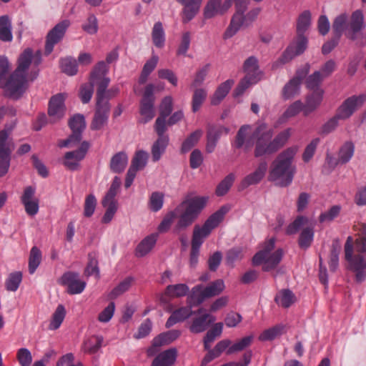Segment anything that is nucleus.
I'll use <instances>...</instances> for the list:
<instances>
[{
	"mask_svg": "<svg viewBox=\"0 0 366 366\" xmlns=\"http://www.w3.org/2000/svg\"><path fill=\"white\" fill-rule=\"evenodd\" d=\"M207 201V198L204 197H197L183 201L174 210L166 214L158 226V231L161 233L167 232L178 214L182 212L173 229L174 233L179 234L181 231L186 229L194 222L205 207Z\"/></svg>",
	"mask_w": 366,
	"mask_h": 366,
	"instance_id": "f257e3e1",
	"label": "nucleus"
},
{
	"mask_svg": "<svg viewBox=\"0 0 366 366\" xmlns=\"http://www.w3.org/2000/svg\"><path fill=\"white\" fill-rule=\"evenodd\" d=\"M365 27L364 14L360 9L353 11L350 18L346 14H341L337 16L332 24V29L335 36L330 41L325 42L322 51L327 54L337 45L340 38L345 32V36L351 39L355 40L357 34Z\"/></svg>",
	"mask_w": 366,
	"mask_h": 366,
	"instance_id": "f03ea898",
	"label": "nucleus"
},
{
	"mask_svg": "<svg viewBox=\"0 0 366 366\" xmlns=\"http://www.w3.org/2000/svg\"><path fill=\"white\" fill-rule=\"evenodd\" d=\"M297 151L298 147L292 146L283 150L276 157L269 169V182L281 187L291 184L296 173V167L293 162Z\"/></svg>",
	"mask_w": 366,
	"mask_h": 366,
	"instance_id": "7ed1b4c3",
	"label": "nucleus"
},
{
	"mask_svg": "<svg viewBox=\"0 0 366 366\" xmlns=\"http://www.w3.org/2000/svg\"><path fill=\"white\" fill-rule=\"evenodd\" d=\"M311 14L309 11H305L299 16L297 22V39L287 47L281 56L274 62L273 68H277L288 63L296 56L305 51L307 45V39L304 34L309 28Z\"/></svg>",
	"mask_w": 366,
	"mask_h": 366,
	"instance_id": "20e7f679",
	"label": "nucleus"
},
{
	"mask_svg": "<svg viewBox=\"0 0 366 366\" xmlns=\"http://www.w3.org/2000/svg\"><path fill=\"white\" fill-rule=\"evenodd\" d=\"M228 212L229 207L222 206L219 209L213 213L202 227L195 225L194 227L189 258L192 267H195L198 262L199 248L203 243L204 239L209 236L212 230L219 225Z\"/></svg>",
	"mask_w": 366,
	"mask_h": 366,
	"instance_id": "39448f33",
	"label": "nucleus"
},
{
	"mask_svg": "<svg viewBox=\"0 0 366 366\" xmlns=\"http://www.w3.org/2000/svg\"><path fill=\"white\" fill-rule=\"evenodd\" d=\"M233 1L235 2L237 11L232 16L229 27L224 32V37L225 39L231 38L234 36L241 26L249 25L257 17L260 12V9L255 8L249 11L247 15H243L247 9L249 0H225V9H228L232 6Z\"/></svg>",
	"mask_w": 366,
	"mask_h": 366,
	"instance_id": "423d86ee",
	"label": "nucleus"
},
{
	"mask_svg": "<svg viewBox=\"0 0 366 366\" xmlns=\"http://www.w3.org/2000/svg\"><path fill=\"white\" fill-rule=\"evenodd\" d=\"M273 131L268 129L265 124L258 125L252 132L255 140L254 156L257 158L270 156L277 152L272 140Z\"/></svg>",
	"mask_w": 366,
	"mask_h": 366,
	"instance_id": "0eeeda50",
	"label": "nucleus"
},
{
	"mask_svg": "<svg viewBox=\"0 0 366 366\" xmlns=\"http://www.w3.org/2000/svg\"><path fill=\"white\" fill-rule=\"evenodd\" d=\"M107 87L108 80L106 79L97 90L95 112L90 126L92 130H99L107 123L110 112V104L104 97V90Z\"/></svg>",
	"mask_w": 366,
	"mask_h": 366,
	"instance_id": "6e6552de",
	"label": "nucleus"
},
{
	"mask_svg": "<svg viewBox=\"0 0 366 366\" xmlns=\"http://www.w3.org/2000/svg\"><path fill=\"white\" fill-rule=\"evenodd\" d=\"M345 259L348 263L347 269L355 274V280L361 283L366 280V257L363 254H353V240L348 237L345 244Z\"/></svg>",
	"mask_w": 366,
	"mask_h": 366,
	"instance_id": "1a4fd4ad",
	"label": "nucleus"
},
{
	"mask_svg": "<svg viewBox=\"0 0 366 366\" xmlns=\"http://www.w3.org/2000/svg\"><path fill=\"white\" fill-rule=\"evenodd\" d=\"M27 76L14 70L10 75L0 78V87L6 97L18 98L26 89Z\"/></svg>",
	"mask_w": 366,
	"mask_h": 366,
	"instance_id": "9d476101",
	"label": "nucleus"
},
{
	"mask_svg": "<svg viewBox=\"0 0 366 366\" xmlns=\"http://www.w3.org/2000/svg\"><path fill=\"white\" fill-rule=\"evenodd\" d=\"M154 86L152 84H149L146 86L143 97L140 102V115L141 118L139 122L141 124H146L152 120L155 114L154 109Z\"/></svg>",
	"mask_w": 366,
	"mask_h": 366,
	"instance_id": "9b49d317",
	"label": "nucleus"
},
{
	"mask_svg": "<svg viewBox=\"0 0 366 366\" xmlns=\"http://www.w3.org/2000/svg\"><path fill=\"white\" fill-rule=\"evenodd\" d=\"M11 129H4L0 131V177L5 175L10 166L12 145L9 142L8 137Z\"/></svg>",
	"mask_w": 366,
	"mask_h": 366,
	"instance_id": "f8f14e48",
	"label": "nucleus"
},
{
	"mask_svg": "<svg viewBox=\"0 0 366 366\" xmlns=\"http://www.w3.org/2000/svg\"><path fill=\"white\" fill-rule=\"evenodd\" d=\"M66 95L62 93L51 97L48 105V115L49 123L55 124L62 119L66 114L64 104Z\"/></svg>",
	"mask_w": 366,
	"mask_h": 366,
	"instance_id": "ddd939ff",
	"label": "nucleus"
},
{
	"mask_svg": "<svg viewBox=\"0 0 366 366\" xmlns=\"http://www.w3.org/2000/svg\"><path fill=\"white\" fill-rule=\"evenodd\" d=\"M366 101V94L354 95L346 99L336 112L337 117L341 120L350 118L357 109Z\"/></svg>",
	"mask_w": 366,
	"mask_h": 366,
	"instance_id": "4468645a",
	"label": "nucleus"
},
{
	"mask_svg": "<svg viewBox=\"0 0 366 366\" xmlns=\"http://www.w3.org/2000/svg\"><path fill=\"white\" fill-rule=\"evenodd\" d=\"M69 25L70 21L65 19L58 23L51 30L49 31L46 36L45 44V54L46 55L51 54L54 49V45L63 39Z\"/></svg>",
	"mask_w": 366,
	"mask_h": 366,
	"instance_id": "2eb2a0df",
	"label": "nucleus"
},
{
	"mask_svg": "<svg viewBox=\"0 0 366 366\" xmlns=\"http://www.w3.org/2000/svg\"><path fill=\"white\" fill-rule=\"evenodd\" d=\"M59 283L67 287V292L70 295L80 294L86 287V282L80 280L79 273L74 272H65Z\"/></svg>",
	"mask_w": 366,
	"mask_h": 366,
	"instance_id": "dca6fc26",
	"label": "nucleus"
},
{
	"mask_svg": "<svg viewBox=\"0 0 366 366\" xmlns=\"http://www.w3.org/2000/svg\"><path fill=\"white\" fill-rule=\"evenodd\" d=\"M41 61V54L36 52L33 54V51L27 48L19 56L18 66L15 70L27 76L28 69L31 64L37 66Z\"/></svg>",
	"mask_w": 366,
	"mask_h": 366,
	"instance_id": "f3484780",
	"label": "nucleus"
},
{
	"mask_svg": "<svg viewBox=\"0 0 366 366\" xmlns=\"http://www.w3.org/2000/svg\"><path fill=\"white\" fill-rule=\"evenodd\" d=\"M36 189L31 186L26 187L21 197V202L24 205L26 213L34 216L39 212V200L35 198Z\"/></svg>",
	"mask_w": 366,
	"mask_h": 366,
	"instance_id": "a211bd4d",
	"label": "nucleus"
},
{
	"mask_svg": "<svg viewBox=\"0 0 366 366\" xmlns=\"http://www.w3.org/2000/svg\"><path fill=\"white\" fill-rule=\"evenodd\" d=\"M267 163L266 161H261L256 169L247 174L244 178L241 181L239 190H244L252 185H256L259 184L265 176L266 172L267 170Z\"/></svg>",
	"mask_w": 366,
	"mask_h": 366,
	"instance_id": "6ab92c4d",
	"label": "nucleus"
},
{
	"mask_svg": "<svg viewBox=\"0 0 366 366\" xmlns=\"http://www.w3.org/2000/svg\"><path fill=\"white\" fill-rule=\"evenodd\" d=\"M189 290V287L185 284L169 285L166 287L164 292L159 295V300L161 304L167 305L173 297L185 296Z\"/></svg>",
	"mask_w": 366,
	"mask_h": 366,
	"instance_id": "aec40b11",
	"label": "nucleus"
},
{
	"mask_svg": "<svg viewBox=\"0 0 366 366\" xmlns=\"http://www.w3.org/2000/svg\"><path fill=\"white\" fill-rule=\"evenodd\" d=\"M228 133L229 129L223 126H209L207 132V152H213L221 136Z\"/></svg>",
	"mask_w": 366,
	"mask_h": 366,
	"instance_id": "412c9836",
	"label": "nucleus"
},
{
	"mask_svg": "<svg viewBox=\"0 0 366 366\" xmlns=\"http://www.w3.org/2000/svg\"><path fill=\"white\" fill-rule=\"evenodd\" d=\"M192 307L188 305L187 307H182L174 310L166 322L167 328L172 327L177 322H183L192 315L201 314L203 309L200 308L197 311H192Z\"/></svg>",
	"mask_w": 366,
	"mask_h": 366,
	"instance_id": "4be33fe9",
	"label": "nucleus"
},
{
	"mask_svg": "<svg viewBox=\"0 0 366 366\" xmlns=\"http://www.w3.org/2000/svg\"><path fill=\"white\" fill-rule=\"evenodd\" d=\"M252 132L249 125L242 126L234 138L232 146L236 149L244 147L245 149H249L252 144Z\"/></svg>",
	"mask_w": 366,
	"mask_h": 366,
	"instance_id": "5701e85b",
	"label": "nucleus"
},
{
	"mask_svg": "<svg viewBox=\"0 0 366 366\" xmlns=\"http://www.w3.org/2000/svg\"><path fill=\"white\" fill-rule=\"evenodd\" d=\"M199 317L193 319L189 327V330L192 333L197 334L205 331L216 320L215 317L209 313H201Z\"/></svg>",
	"mask_w": 366,
	"mask_h": 366,
	"instance_id": "b1692460",
	"label": "nucleus"
},
{
	"mask_svg": "<svg viewBox=\"0 0 366 366\" xmlns=\"http://www.w3.org/2000/svg\"><path fill=\"white\" fill-rule=\"evenodd\" d=\"M184 6L182 21L187 23L198 13L202 0H177Z\"/></svg>",
	"mask_w": 366,
	"mask_h": 366,
	"instance_id": "393cba45",
	"label": "nucleus"
},
{
	"mask_svg": "<svg viewBox=\"0 0 366 366\" xmlns=\"http://www.w3.org/2000/svg\"><path fill=\"white\" fill-rule=\"evenodd\" d=\"M324 95L323 89L311 91L306 98L304 105V114L305 116L315 111L321 104Z\"/></svg>",
	"mask_w": 366,
	"mask_h": 366,
	"instance_id": "a878e982",
	"label": "nucleus"
},
{
	"mask_svg": "<svg viewBox=\"0 0 366 366\" xmlns=\"http://www.w3.org/2000/svg\"><path fill=\"white\" fill-rule=\"evenodd\" d=\"M107 71V65L103 61H99L92 71L89 79L92 82L96 83L97 90L99 89L100 84L106 79L108 80V85L109 84L110 79L105 76Z\"/></svg>",
	"mask_w": 366,
	"mask_h": 366,
	"instance_id": "bb28decb",
	"label": "nucleus"
},
{
	"mask_svg": "<svg viewBox=\"0 0 366 366\" xmlns=\"http://www.w3.org/2000/svg\"><path fill=\"white\" fill-rule=\"evenodd\" d=\"M158 236L157 233H153L144 238L136 248V256L142 257L147 255L156 244Z\"/></svg>",
	"mask_w": 366,
	"mask_h": 366,
	"instance_id": "cd10ccee",
	"label": "nucleus"
},
{
	"mask_svg": "<svg viewBox=\"0 0 366 366\" xmlns=\"http://www.w3.org/2000/svg\"><path fill=\"white\" fill-rule=\"evenodd\" d=\"M176 356V349L167 350L154 359L152 366H171L174 362Z\"/></svg>",
	"mask_w": 366,
	"mask_h": 366,
	"instance_id": "c85d7f7f",
	"label": "nucleus"
},
{
	"mask_svg": "<svg viewBox=\"0 0 366 366\" xmlns=\"http://www.w3.org/2000/svg\"><path fill=\"white\" fill-rule=\"evenodd\" d=\"M282 257L283 250L282 249H278L272 253L267 254L262 263L263 264V271L269 272L274 269L281 262Z\"/></svg>",
	"mask_w": 366,
	"mask_h": 366,
	"instance_id": "c756f323",
	"label": "nucleus"
},
{
	"mask_svg": "<svg viewBox=\"0 0 366 366\" xmlns=\"http://www.w3.org/2000/svg\"><path fill=\"white\" fill-rule=\"evenodd\" d=\"M225 2L222 5L221 0H209L204 7V16L206 19H211L219 14H223L227 9Z\"/></svg>",
	"mask_w": 366,
	"mask_h": 366,
	"instance_id": "7c9ffc66",
	"label": "nucleus"
},
{
	"mask_svg": "<svg viewBox=\"0 0 366 366\" xmlns=\"http://www.w3.org/2000/svg\"><path fill=\"white\" fill-rule=\"evenodd\" d=\"M208 297L206 295L205 290L202 285H197L192 289L187 297V305L192 307L202 303Z\"/></svg>",
	"mask_w": 366,
	"mask_h": 366,
	"instance_id": "2f4dec72",
	"label": "nucleus"
},
{
	"mask_svg": "<svg viewBox=\"0 0 366 366\" xmlns=\"http://www.w3.org/2000/svg\"><path fill=\"white\" fill-rule=\"evenodd\" d=\"M128 163V157L124 152L114 154L110 161V169L114 173H122Z\"/></svg>",
	"mask_w": 366,
	"mask_h": 366,
	"instance_id": "473e14b6",
	"label": "nucleus"
},
{
	"mask_svg": "<svg viewBox=\"0 0 366 366\" xmlns=\"http://www.w3.org/2000/svg\"><path fill=\"white\" fill-rule=\"evenodd\" d=\"M104 338L100 335H92L84 340L82 350L89 354H95L101 348Z\"/></svg>",
	"mask_w": 366,
	"mask_h": 366,
	"instance_id": "72a5a7b5",
	"label": "nucleus"
},
{
	"mask_svg": "<svg viewBox=\"0 0 366 366\" xmlns=\"http://www.w3.org/2000/svg\"><path fill=\"white\" fill-rule=\"evenodd\" d=\"M243 69L244 71L246 73L245 76H249L252 79L260 80L261 72L259 70L257 58L250 56L247 59L244 63Z\"/></svg>",
	"mask_w": 366,
	"mask_h": 366,
	"instance_id": "f704fd0d",
	"label": "nucleus"
},
{
	"mask_svg": "<svg viewBox=\"0 0 366 366\" xmlns=\"http://www.w3.org/2000/svg\"><path fill=\"white\" fill-rule=\"evenodd\" d=\"M234 81L232 79H228L222 83L215 91L211 99L212 105L219 104L221 101L227 95Z\"/></svg>",
	"mask_w": 366,
	"mask_h": 366,
	"instance_id": "c9c22d12",
	"label": "nucleus"
},
{
	"mask_svg": "<svg viewBox=\"0 0 366 366\" xmlns=\"http://www.w3.org/2000/svg\"><path fill=\"white\" fill-rule=\"evenodd\" d=\"M355 154V144L351 141L345 142L339 149L337 156L340 164L348 163Z\"/></svg>",
	"mask_w": 366,
	"mask_h": 366,
	"instance_id": "e433bc0d",
	"label": "nucleus"
},
{
	"mask_svg": "<svg viewBox=\"0 0 366 366\" xmlns=\"http://www.w3.org/2000/svg\"><path fill=\"white\" fill-rule=\"evenodd\" d=\"M152 39L154 45L157 48H162L165 44V32L160 21L154 24L152 31Z\"/></svg>",
	"mask_w": 366,
	"mask_h": 366,
	"instance_id": "4c0bfd02",
	"label": "nucleus"
},
{
	"mask_svg": "<svg viewBox=\"0 0 366 366\" xmlns=\"http://www.w3.org/2000/svg\"><path fill=\"white\" fill-rule=\"evenodd\" d=\"M69 126L72 131L71 134H76L77 138L81 140V133L86 126L84 117L79 114L74 115L69 119Z\"/></svg>",
	"mask_w": 366,
	"mask_h": 366,
	"instance_id": "58836bf2",
	"label": "nucleus"
},
{
	"mask_svg": "<svg viewBox=\"0 0 366 366\" xmlns=\"http://www.w3.org/2000/svg\"><path fill=\"white\" fill-rule=\"evenodd\" d=\"M13 39L11 33V23L7 15L0 16V40L11 41Z\"/></svg>",
	"mask_w": 366,
	"mask_h": 366,
	"instance_id": "ea45409f",
	"label": "nucleus"
},
{
	"mask_svg": "<svg viewBox=\"0 0 366 366\" xmlns=\"http://www.w3.org/2000/svg\"><path fill=\"white\" fill-rule=\"evenodd\" d=\"M168 137H158L152 147V156L153 162H157L160 159L162 155L164 153L168 145Z\"/></svg>",
	"mask_w": 366,
	"mask_h": 366,
	"instance_id": "a19ab883",
	"label": "nucleus"
},
{
	"mask_svg": "<svg viewBox=\"0 0 366 366\" xmlns=\"http://www.w3.org/2000/svg\"><path fill=\"white\" fill-rule=\"evenodd\" d=\"M102 204L106 208V212L102 219V222L108 224L112 221L117 211V201L112 199L107 200V199L103 198Z\"/></svg>",
	"mask_w": 366,
	"mask_h": 366,
	"instance_id": "79ce46f5",
	"label": "nucleus"
},
{
	"mask_svg": "<svg viewBox=\"0 0 366 366\" xmlns=\"http://www.w3.org/2000/svg\"><path fill=\"white\" fill-rule=\"evenodd\" d=\"M275 239L271 238L267 241L262 250L254 254L252 258V263L254 265H259L263 262L264 259L267 257V254L272 253L274 248Z\"/></svg>",
	"mask_w": 366,
	"mask_h": 366,
	"instance_id": "37998d69",
	"label": "nucleus"
},
{
	"mask_svg": "<svg viewBox=\"0 0 366 366\" xmlns=\"http://www.w3.org/2000/svg\"><path fill=\"white\" fill-rule=\"evenodd\" d=\"M274 301L277 305L288 308L295 301V297L290 290H282L275 296Z\"/></svg>",
	"mask_w": 366,
	"mask_h": 366,
	"instance_id": "c03bdc74",
	"label": "nucleus"
},
{
	"mask_svg": "<svg viewBox=\"0 0 366 366\" xmlns=\"http://www.w3.org/2000/svg\"><path fill=\"white\" fill-rule=\"evenodd\" d=\"M158 61L159 58L156 55H153L150 59L147 61L143 66L142 71L139 78V83L140 84H144L146 83L148 76L156 68Z\"/></svg>",
	"mask_w": 366,
	"mask_h": 366,
	"instance_id": "a18cd8bd",
	"label": "nucleus"
},
{
	"mask_svg": "<svg viewBox=\"0 0 366 366\" xmlns=\"http://www.w3.org/2000/svg\"><path fill=\"white\" fill-rule=\"evenodd\" d=\"M41 250L36 246L33 247L30 250L29 257V272L31 274L35 272L41 262Z\"/></svg>",
	"mask_w": 366,
	"mask_h": 366,
	"instance_id": "49530a36",
	"label": "nucleus"
},
{
	"mask_svg": "<svg viewBox=\"0 0 366 366\" xmlns=\"http://www.w3.org/2000/svg\"><path fill=\"white\" fill-rule=\"evenodd\" d=\"M61 71L69 76H74L78 71L76 60L71 56H67L60 60Z\"/></svg>",
	"mask_w": 366,
	"mask_h": 366,
	"instance_id": "de8ad7c7",
	"label": "nucleus"
},
{
	"mask_svg": "<svg viewBox=\"0 0 366 366\" xmlns=\"http://www.w3.org/2000/svg\"><path fill=\"white\" fill-rule=\"evenodd\" d=\"M66 315V310L62 305H59L52 315L49 328L51 330H57L61 325Z\"/></svg>",
	"mask_w": 366,
	"mask_h": 366,
	"instance_id": "09e8293b",
	"label": "nucleus"
},
{
	"mask_svg": "<svg viewBox=\"0 0 366 366\" xmlns=\"http://www.w3.org/2000/svg\"><path fill=\"white\" fill-rule=\"evenodd\" d=\"M203 132L197 129L192 132L182 143L181 147L182 153L188 152L199 141L202 137Z\"/></svg>",
	"mask_w": 366,
	"mask_h": 366,
	"instance_id": "8fccbe9b",
	"label": "nucleus"
},
{
	"mask_svg": "<svg viewBox=\"0 0 366 366\" xmlns=\"http://www.w3.org/2000/svg\"><path fill=\"white\" fill-rule=\"evenodd\" d=\"M314 237V232L312 228H304L300 235L298 244L301 249H307L312 242Z\"/></svg>",
	"mask_w": 366,
	"mask_h": 366,
	"instance_id": "3c124183",
	"label": "nucleus"
},
{
	"mask_svg": "<svg viewBox=\"0 0 366 366\" xmlns=\"http://www.w3.org/2000/svg\"><path fill=\"white\" fill-rule=\"evenodd\" d=\"M148 159L147 152L139 150L136 152L134 157L132 158V163L130 165L131 168L136 169L137 171L141 170L144 168L147 164Z\"/></svg>",
	"mask_w": 366,
	"mask_h": 366,
	"instance_id": "603ef678",
	"label": "nucleus"
},
{
	"mask_svg": "<svg viewBox=\"0 0 366 366\" xmlns=\"http://www.w3.org/2000/svg\"><path fill=\"white\" fill-rule=\"evenodd\" d=\"M134 282V278L132 277H127L122 280L119 284L115 287L110 292L109 297L111 299H114L118 296L122 295L127 292L132 286Z\"/></svg>",
	"mask_w": 366,
	"mask_h": 366,
	"instance_id": "864d4df0",
	"label": "nucleus"
},
{
	"mask_svg": "<svg viewBox=\"0 0 366 366\" xmlns=\"http://www.w3.org/2000/svg\"><path fill=\"white\" fill-rule=\"evenodd\" d=\"M89 147V144L84 141L81 144V146L78 149L66 152L64 157L66 159L73 158L74 161H76V162L79 163L84 158Z\"/></svg>",
	"mask_w": 366,
	"mask_h": 366,
	"instance_id": "5fc2aeb1",
	"label": "nucleus"
},
{
	"mask_svg": "<svg viewBox=\"0 0 366 366\" xmlns=\"http://www.w3.org/2000/svg\"><path fill=\"white\" fill-rule=\"evenodd\" d=\"M235 179V175L230 173L227 175L223 180L218 184L216 189V194L217 196H223L227 193Z\"/></svg>",
	"mask_w": 366,
	"mask_h": 366,
	"instance_id": "6e6d98bb",
	"label": "nucleus"
},
{
	"mask_svg": "<svg viewBox=\"0 0 366 366\" xmlns=\"http://www.w3.org/2000/svg\"><path fill=\"white\" fill-rule=\"evenodd\" d=\"M285 327L282 325H277L271 328L265 330L259 337L261 341L272 340L282 333Z\"/></svg>",
	"mask_w": 366,
	"mask_h": 366,
	"instance_id": "4d7b16f0",
	"label": "nucleus"
},
{
	"mask_svg": "<svg viewBox=\"0 0 366 366\" xmlns=\"http://www.w3.org/2000/svg\"><path fill=\"white\" fill-rule=\"evenodd\" d=\"M323 79L321 76V72L316 71L306 79V87L310 91L322 89L320 86Z\"/></svg>",
	"mask_w": 366,
	"mask_h": 366,
	"instance_id": "13d9d810",
	"label": "nucleus"
},
{
	"mask_svg": "<svg viewBox=\"0 0 366 366\" xmlns=\"http://www.w3.org/2000/svg\"><path fill=\"white\" fill-rule=\"evenodd\" d=\"M252 340V336H247L242 338L241 340H239V341H237L228 348V350L226 352L227 354L231 355L234 352H240L244 350L246 347H249L251 345Z\"/></svg>",
	"mask_w": 366,
	"mask_h": 366,
	"instance_id": "bf43d9fd",
	"label": "nucleus"
},
{
	"mask_svg": "<svg viewBox=\"0 0 366 366\" xmlns=\"http://www.w3.org/2000/svg\"><path fill=\"white\" fill-rule=\"evenodd\" d=\"M224 289V284L222 280H215L204 287L205 293L208 298L219 295Z\"/></svg>",
	"mask_w": 366,
	"mask_h": 366,
	"instance_id": "052dcab7",
	"label": "nucleus"
},
{
	"mask_svg": "<svg viewBox=\"0 0 366 366\" xmlns=\"http://www.w3.org/2000/svg\"><path fill=\"white\" fill-rule=\"evenodd\" d=\"M300 84L295 79H290V81L285 84L282 89V97L285 99L293 97L298 93Z\"/></svg>",
	"mask_w": 366,
	"mask_h": 366,
	"instance_id": "680f3d73",
	"label": "nucleus"
},
{
	"mask_svg": "<svg viewBox=\"0 0 366 366\" xmlns=\"http://www.w3.org/2000/svg\"><path fill=\"white\" fill-rule=\"evenodd\" d=\"M207 91L204 89H196L192 97V111L197 112L207 97Z\"/></svg>",
	"mask_w": 366,
	"mask_h": 366,
	"instance_id": "e2e57ef3",
	"label": "nucleus"
},
{
	"mask_svg": "<svg viewBox=\"0 0 366 366\" xmlns=\"http://www.w3.org/2000/svg\"><path fill=\"white\" fill-rule=\"evenodd\" d=\"M96 83H93L89 80V83L81 85L79 91V97L83 104H87L92 99L94 93V86Z\"/></svg>",
	"mask_w": 366,
	"mask_h": 366,
	"instance_id": "0e129e2a",
	"label": "nucleus"
},
{
	"mask_svg": "<svg viewBox=\"0 0 366 366\" xmlns=\"http://www.w3.org/2000/svg\"><path fill=\"white\" fill-rule=\"evenodd\" d=\"M22 280V274L20 272H16L10 274L6 281V288L9 291L15 292L19 288V286Z\"/></svg>",
	"mask_w": 366,
	"mask_h": 366,
	"instance_id": "69168bd1",
	"label": "nucleus"
},
{
	"mask_svg": "<svg viewBox=\"0 0 366 366\" xmlns=\"http://www.w3.org/2000/svg\"><path fill=\"white\" fill-rule=\"evenodd\" d=\"M16 359L20 366H30L32 362L31 353L25 347L20 348L16 351Z\"/></svg>",
	"mask_w": 366,
	"mask_h": 366,
	"instance_id": "338daca9",
	"label": "nucleus"
},
{
	"mask_svg": "<svg viewBox=\"0 0 366 366\" xmlns=\"http://www.w3.org/2000/svg\"><path fill=\"white\" fill-rule=\"evenodd\" d=\"M164 194L159 192H152L149 198V207L153 212H158L162 208Z\"/></svg>",
	"mask_w": 366,
	"mask_h": 366,
	"instance_id": "774afa93",
	"label": "nucleus"
}]
</instances>
